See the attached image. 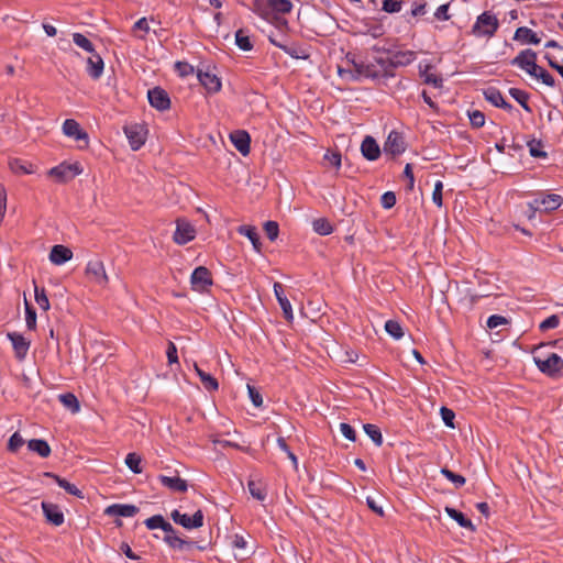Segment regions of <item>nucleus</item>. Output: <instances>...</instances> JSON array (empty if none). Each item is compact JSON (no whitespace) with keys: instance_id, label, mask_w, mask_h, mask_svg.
I'll use <instances>...</instances> for the list:
<instances>
[{"instance_id":"f257e3e1","label":"nucleus","mask_w":563,"mask_h":563,"mask_svg":"<svg viewBox=\"0 0 563 563\" xmlns=\"http://www.w3.org/2000/svg\"><path fill=\"white\" fill-rule=\"evenodd\" d=\"M252 11L265 21H272L273 16L290 13L292 3L290 0H254Z\"/></svg>"},{"instance_id":"f03ea898","label":"nucleus","mask_w":563,"mask_h":563,"mask_svg":"<svg viewBox=\"0 0 563 563\" xmlns=\"http://www.w3.org/2000/svg\"><path fill=\"white\" fill-rule=\"evenodd\" d=\"M533 361L538 369L551 378L563 377V360L556 353H543L538 346L533 351Z\"/></svg>"},{"instance_id":"7ed1b4c3","label":"nucleus","mask_w":563,"mask_h":563,"mask_svg":"<svg viewBox=\"0 0 563 563\" xmlns=\"http://www.w3.org/2000/svg\"><path fill=\"white\" fill-rule=\"evenodd\" d=\"M499 29V20L490 11H484L476 18L471 34L476 37H493Z\"/></svg>"},{"instance_id":"20e7f679","label":"nucleus","mask_w":563,"mask_h":563,"mask_svg":"<svg viewBox=\"0 0 563 563\" xmlns=\"http://www.w3.org/2000/svg\"><path fill=\"white\" fill-rule=\"evenodd\" d=\"M81 173L82 167L78 162L73 164L64 162L51 168L47 172V175L48 177L54 178L59 184H66L73 180L76 176L80 175Z\"/></svg>"},{"instance_id":"39448f33","label":"nucleus","mask_w":563,"mask_h":563,"mask_svg":"<svg viewBox=\"0 0 563 563\" xmlns=\"http://www.w3.org/2000/svg\"><path fill=\"white\" fill-rule=\"evenodd\" d=\"M191 288L198 292H207L213 285L212 274L206 266H198L190 277Z\"/></svg>"},{"instance_id":"423d86ee","label":"nucleus","mask_w":563,"mask_h":563,"mask_svg":"<svg viewBox=\"0 0 563 563\" xmlns=\"http://www.w3.org/2000/svg\"><path fill=\"white\" fill-rule=\"evenodd\" d=\"M512 66H517L527 71L530 76L536 75L538 70L537 53L530 48L521 51L511 62Z\"/></svg>"},{"instance_id":"0eeeda50","label":"nucleus","mask_w":563,"mask_h":563,"mask_svg":"<svg viewBox=\"0 0 563 563\" xmlns=\"http://www.w3.org/2000/svg\"><path fill=\"white\" fill-rule=\"evenodd\" d=\"M123 130L133 151H137L144 145L147 130L143 124H129Z\"/></svg>"},{"instance_id":"6e6552de","label":"nucleus","mask_w":563,"mask_h":563,"mask_svg":"<svg viewBox=\"0 0 563 563\" xmlns=\"http://www.w3.org/2000/svg\"><path fill=\"white\" fill-rule=\"evenodd\" d=\"M150 104L158 111H166L170 108V98L167 91L161 87H154L147 91Z\"/></svg>"},{"instance_id":"1a4fd4ad","label":"nucleus","mask_w":563,"mask_h":563,"mask_svg":"<svg viewBox=\"0 0 563 563\" xmlns=\"http://www.w3.org/2000/svg\"><path fill=\"white\" fill-rule=\"evenodd\" d=\"M406 151V142L402 134L393 130L386 142L384 143V152L390 154L393 157L402 154Z\"/></svg>"},{"instance_id":"9d476101","label":"nucleus","mask_w":563,"mask_h":563,"mask_svg":"<svg viewBox=\"0 0 563 563\" xmlns=\"http://www.w3.org/2000/svg\"><path fill=\"white\" fill-rule=\"evenodd\" d=\"M563 198L556 194L539 195L531 203V207L537 210L553 211L560 208Z\"/></svg>"},{"instance_id":"9b49d317","label":"nucleus","mask_w":563,"mask_h":563,"mask_svg":"<svg viewBox=\"0 0 563 563\" xmlns=\"http://www.w3.org/2000/svg\"><path fill=\"white\" fill-rule=\"evenodd\" d=\"M86 275L92 283L99 286H106L109 282L104 265L99 260L88 262L86 266Z\"/></svg>"},{"instance_id":"f8f14e48","label":"nucleus","mask_w":563,"mask_h":563,"mask_svg":"<svg viewBox=\"0 0 563 563\" xmlns=\"http://www.w3.org/2000/svg\"><path fill=\"white\" fill-rule=\"evenodd\" d=\"M196 236L195 228L186 220L178 219L176 231L174 232L173 240L179 245L187 244Z\"/></svg>"},{"instance_id":"ddd939ff","label":"nucleus","mask_w":563,"mask_h":563,"mask_svg":"<svg viewBox=\"0 0 563 563\" xmlns=\"http://www.w3.org/2000/svg\"><path fill=\"white\" fill-rule=\"evenodd\" d=\"M312 23H313L312 31H313V33L317 36H327V35H329L330 31L334 26L333 18L330 14L325 13V12L318 13L313 18Z\"/></svg>"},{"instance_id":"4468645a","label":"nucleus","mask_w":563,"mask_h":563,"mask_svg":"<svg viewBox=\"0 0 563 563\" xmlns=\"http://www.w3.org/2000/svg\"><path fill=\"white\" fill-rule=\"evenodd\" d=\"M169 531H164V542L168 544L174 550H190L194 547H196V542L190 540H185L177 536V531L175 528L170 525Z\"/></svg>"},{"instance_id":"2eb2a0df","label":"nucleus","mask_w":563,"mask_h":563,"mask_svg":"<svg viewBox=\"0 0 563 563\" xmlns=\"http://www.w3.org/2000/svg\"><path fill=\"white\" fill-rule=\"evenodd\" d=\"M197 77L208 93H217L221 90V79L216 74L198 69Z\"/></svg>"},{"instance_id":"dca6fc26","label":"nucleus","mask_w":563,"mask_h":563,"mask_svg":"<svg viewBox=\"0 0 563 563\" xmlns=\"http://www.w3.org/2000/svg\"><path fill=\"white\" fill-rule=\"evenodd\" d=\"M230 140L234 147L243 155L246 156L251 151V136L244 130H235L230 134Z\"/></svg>"},{"instance_id":"f3484780","label":"nucleus","mask_w":563,"mask_h":563,"mask_svg":"<svg viewBox=\"0 0 563 563\" xmlns=\"http://www.w3.org/2000/svg\"><path fill=\"white\" fill-rule=\"evenodd\" d=\"M8 339L12 343L15 357L20 361L24 360L30 349V341L18 332L8 333Z\"/></svg>"},{"instance_id":"a211bd4d","label":"nucleus","mask_w":563,"mask_h":563,"mask_svg":"<svg viewBox=\"0 0 563 563\" xmlns=\"http://www.w3.org/2000/svg\"><path fill=\"white\" fill-rule=\"evenodd\" d=\"M42 509L47 522L57 527L64 523V514L62 512L57 505L48 501H43Z\"/></svg>"},{"instance_id":"6ab92c4d","label":"nucleus","mask_w":563,"mask_h":563,"mask_svg":"<svg viewBox=\"0 0 563 563\" xmlns=\"http://www.w3.org/2000/svg\"><path fill=\"white\" fill-rule=\"evenodd\" d=\"M361 153L367 161H376L380 156V147L373 136L366 135L361 144Z\"/></svg>"},{"instance_id":"aec40b11","label":"nucleus","mask_w":563,"mask_h":563,"mask_svg":"<svg viewBox=\"0 0 563 563\" xmlns=\"http://www.w3.org/2000/svg\"><path fill=\"white\" fill-rule=\"evenodd\" d=\"M274 292H275L276 299L283 310L284 318L289 322L292 321V319H294L292 308H291L290 301L285 296L284 286L280 283H275L274 284Z\"/></svg>"},{"instance_id":"412c9836","label":"nucleus","mask_w":563,"mask_h":563,"mask_svg":"<svg viewBox=\"0 0 563 563\" xmlns=\"http://www.w3.org/2000/svg\"><path fill=\"white\" fill-rule=\"evenodd\" d=\"M87 59V73L92 79H99L103 73L104 63L102 57L95 51Z\"/></svg>"},{"instance_id":"4be33fe9","label":"nucleus","mask_w":563,"mask_h":563,"mask_svg":"<svg viewBox=\"0 0 563 563\" xmlns=\"http://www.w3.org/2000/svg\"><path fill=\"white\" fill-rule=\"evenodd\" d=\"M63 132L69 137L76 140H85L88 143V134L80 128L79 123L74 119H66L63 123Z\"/></svg>"},{"instance_id":"5701e85b","label":"nucleus","mask_w":563,"mask_h":563,"mask_svg":"<svg viewBox=\"0 0 563 563\" xmlns=\"http://www.w3.org/2000/svg\"><path fill=\"white\" fill-rule=\"evenodd\" d=\"M73 257V252L69 247L62 244H56L49 252V261L55 265H62Z\"/></svg>"},{"instance_id":"b1692460","label":"nucleus","mask_w":563,"mask_h":563,"mask_svg":"<svg viewBox=\"0 0 563 563\" xmlns=\"http://www.w3.org/2000/svg\"><path fill=\"white\" fill-rule=\"evenodd\" d=\"M140 509L134 505L128 504H113L106 509V515L119 517H133Z\"/></svg>"},{"instance_id":"393cba45","label":"nucleus","mask_w":563,"mask_h":563,"mask_svg":"<svg viewBox=\"0 0 563 563\" xmlns=\"http://www.w3.org/2000/svg\"><path fill=\"white\" fill-rule=\"evenodd\" d=\"M394 70L411 64L416 59L413 51H397L389 54Z\"/></svg>"},{"instance_id":"a878e982","label":"nucleus","mask_w":563,"mask_h":563,"mask_svg":"<svg viewBox=\"0 0 563 563\" xmlns=\"http://www.w3.org/2000/svg\"><path fill=\"white\" fill-rule=\"evenodd\" d=\"M158 481L161 484L173 492L185 493L188 489L187 481L180 477H169L166 475H159Z\"/></svg>"},{"instance_id":"bb28decb","label":"nucleus","mask_w":563,"mask_h":563,"mask_svg":"<svg viewBox=\"0 0 563 563\" xmlns=\"http://www.w3.org/2000/svg\"><path fill=\"white\" fill-rule=\"evenodd\" d=\"M44 476L53 478L57 483V485L64 488L69 495L76 496L78 498H84L82 492L76 485L69 483L68 481L58 476L57 474L52 472H45Z\"/></svg>"},{"instance_id":"cd10ccee","label":"nucleus","mask_w":563,"mask_h":563,"mask_svg":"<svg viewBox=\"0 0 563 563\" xmlns=\"http://www.w3.org/2000/svg\"><path fill=\"white\" fill-rule=\"evenodd\" d=\"M514 40L533 45H538L541 41L538 34L527 26L518 27L515 32Z\"/></svg>"},{"instance_id":"c85d7f7f","label":"nucleus","mask_w":563,"mask_h":563,"mask_svg":"<svg viewBox=\"0 0 563 563\" xmlns=\"http://www.w3.org/2000/svg\"><path fill=\"white\" fill-rule=\"evenodd\" d=\"M268 40L274 46L280 48L282 51H284L286 54H288L292 58H307L308 57V55L305 53V49H302L300 47L288 46L284 42L279 41V38H275L272 35L268 36Z\"/></svg>"},{"instance_id":"c756f323","label":"nucleus","mask_w":563,"mask_h":563,"mask_svg":"<svg viewBox=\"0 0 563 563\" xmlns=\"http://www.w3.org/2000/svg\"><path fill=\"white\" fill-rule=\"evenodd\" d=\"M203 518L202 510L198 509L192 516L184 514L179 525L188 530L198 529L203 526Z\"/></svg>"},{"instance_id":"7c9ffc66","label":"nucleus","mask_w":563,"mask_h":563,"mask_svg":"<svg viewBox=\"0 0 563 563\" xmlns=\"http://www.w3.org/2000/svg\"><path fill=\"white\" fill-rule=\"evenodd\" d=\"M444 510L446 515L451 519L455 520L460 527L468 529L471 531H475V526L472 523L471 519H468L463 512L449 506H446Z\"/></svg>"},{"instance_id":"2f4dec72","label":"nucleus","mask_w":563,"mask_h":563,"mask_svg":"<svg viewBox=\"0 0 563 563\" xmlns=\"http://www.w3.org/2000/svg\"><path fill=\"white\" fill-rule=\"evenodd\" d=\"M27 449L41 457H48L51 455V446L47 441L43 439H32L27 442Z\"/></svg>"},{"instance_id":"473e14b6","label":"nucleus","mask_w":563,"mask_h":563,"mask_svg":"<svg viewBox=\"0 0 563 563\" xmlns=\"http://www.w3.org/2000/svg\"><path fill=\"white\" fill-rule=\"evenodd\" d=\"M195 371L200 378L203 388L208 391H216L219 388V383L216 377L202 371L197 364H195Z\"/></svg>"},{"instance_id":"72a5a7b5","label":"nucleus","mask_w":563,"mask_h":563,"mask_svg":"<svg viewBox=\"0 0 563 563\" xmlns=\"http://www.w3.org/2000/svg\"><path fill=\"white\" fill-rule=\"evenodd\" d=\"M238 232L241 235L246 236L252 242L253 247L257 252L261 251L262 243H261L260 235H258L257 230H256L255 227L246 225V224L240 225L239 229H238Z\"/></svg>"},{"instance_id":"f704fd0d","label":"nucleus","mask_w":563,"mask_h":563,"mask_svg":"<svg viewBox=\"0 0 563 563\" xmlns=\"http://www.w3.org/2000/svg\"><path fill=\"white\" fill-rule=\"evenodd\" d=\"M10 169L16 175H29L35 172L33 164L19 158L10 162Z\"/></svg>"},{"instance_id":"c9c22d12","label":"nucleus","mask_w":563,"mask_h":563,"mask_svg":"<svg viewBox=\"0 0 563 563\" xmlns=\"http://www.w3.org/2000/svg\"><path fill=\"white\" fill-rule=\"evenodd\" d=\"M235 44L240 49L244 52H249L254 47L253 42L249 35V31L245 29H240L235 32Z\"/></svg>"},{"instance_id":"e433bc0d","label":"nucleus","mask_w":563,"mask_h":563,"mask_svg":"<svg viewBox=\"0 0 563 563\" xmlns=\"http://www.w3.org/2000/svg\"><path fill=\"white\" fill-rule=\"evenodd\" d=\"M509 95L529 113L532 112V108L529 106L528 101L530 98V95L521 90L519 88H510Z\"/></svg>"},{"instance_id":"4c0bfd02","label":"nucleus","mask_w":563,"mask_h":563,"mask_svg":"<svg viewBox=\"0 0 563 563\" xmlns=\"http://www.w3.org/2000/svg\"><path fill=\"white\" fill-rule=\"evenodd\" d=\"M374 63L376 64V66L379 67L378 70H379V74H382V77L387 78V77L395 76L390 56H388L386 58L374 57Z\"/></svg>"},{"instance_id":"58836bf2","label":"nucleus","mask_w":563,"mask_h":563,"mask_svg":"<svg viewBox=\"0 0 563 563\" xmlns=\"http://www.w3.org/2000/svg\"><path fill=\"white\" fill-rule=\"evenodd\" d=\"M145 526L150 530L162 529L163 531H169L170 523L164 519L162 515H154L144 521Z\"/></svg>"},{"instance_id":"ea45409f","label":"nucleus","mask_w":563,"mask_h":563,"mask_svg":"<svg viewBox=\"0 0 563 563\" xmlns=\"http://www.w3.org/2000/svg\"><path fill=\"white\" fill-rule=\"evenodd\" d=\"M431 68V65H427L424 69L420 68V76L423 78L424 84L432 85L434 88H441L443 85V79L439 75L429 73V69Z\"/></svg>"},{"instance_id":"a19ab883","label":"nucleus","mask_w":563,"mask_h":563,"mask_svg":"<svg viewBox=\"0 0 563 563\" xmlns=\"http://www.w3.org/2000/svg\"><path fill=\"white\" fill-rule=\"evenodd\" d=\"M249 492L253 498L257 500H265L267 493L265 486L260 481H249L247 483Z\"/></svg>"},{"instance_id":"79ce46f5","label":"nucleus","mask_w":563,"mask_h":563,"mask_svg":"<svg viewBox=\"0 0 563 563\" xmlns=\"http://www.w3.org/2000/svg\"><path fill=\"white\" fill-rule=\"evenodd\" d=\"M59 401L69 409L73 413L78 412L80 409L79 401L73 393L60 394L58 396Z\"/></svg>"},{"instance_id":"37998d69","label":"nucleus","mask_w":563,"mask_h":563,"mask_svg":"<svg viewBox=\"0 0 563 563\" xmlns=\"http://www.w3.org/2000/svg\"><path fill=\"white\" fill-rule=\"evenodd\" d=\"M483 93L485 99L496 108H499L505 100L500 90L495 87L486 88Z\"/></svg>"},{"instance_id":"c03bdc74","label":"nucleus","mask_w":563,"mask_h":563,"mask_svg":"<svg viewBox=\"0 0 563 563\" xmlns=\"http://www.w3.org/2000/svg\"><path fill=\"white\" fill-rule=\"evenodd\" d=\"M312 227H313L314 232H317L320 235H329L334 230L331 222L325 218L316 219L312 222Z\"/></svg>"},{"instance_id":"a18cd8bd","label":"nucleus","mask_w":563,"mask_h":563,"mask_svg":"<svg viewBox=\"0 0 563 563\" xmlns=\"http://www.w3.org/2000/svg\"><path fill=\"white\" fill-rule=\"evenodd\" d=\"M363 429L375 445L380 446L383 444V435L380 429L376 424L366 423L363 426Z\"/></svg>"},{"instance_id":"49530a36","label":"nucleus","mask_w":563,"mask_h":563,"mask_svg":"<svg viewBox=\"0 0 563 563\" xmlns=\"http://www.w3.org/2000/svg\"><path fill=\"white\" fill-rule=\"evenodd\" d=\"M142 457L135 452L129 453L125 457L126 466L134 473L141 474L143 472L141 467Z\"/></svg>"},{"instance_id":"de8ad7c7","label":"nucleus","mask_w":563,"mask_h":563,"mask_svg":"<svg viewBox=\"0 0 563 563\" xmlns=\"http://www.w3.org/2000/svg\"><path fill=\"white\" fill-rule=\"evenodd\" d=\"M386 332L395 340H399L404 336V330L400 323L396 320H388L385 323Z\"/></svg>"},{"instance_id":"09e8293b","label":"nucleus","mask_w":563,"mask_h":563,"mask_svg":"<svg viewBox=\"0 0 563 563\" xmlns=\"http://www.w3.org/2000/svg\"><path fill=\"white\" fill-rule=\"evenodd\" d=\"M529 153L536 158H545L548 153L542 150L543 143L541 140H532L528 142Z\"/></svg>"},{"instance_id":"8fccbe9b","label":"nucleus","mask_w":563,"mask_h":563,"mask_svg":"<svg viewBox=\"0 0 563 563\" xmlns=\"http://www.w3.org/2000/svg\"><path fill=\"white\" fill-rule=\"evenodd\" d=\"M74 43L88 53H95V46L92 42L81 33L73 34Z\"/></svg>"},{"instance_id":"3c124183","label":"nucleus","mask_w":563,"mask_h":563,"mask_svg":"<svg viewBox=\"0 0 563 563\" xmlns=\"http://www.w3.org/2000/svg\"><path fill=\"white\" fill-rule=\"evenodd\" d=\"M440 472L446 479L452 482L456 488L462 487L466 482L464 476L456 474L446 467L441 468Z\"/></svg>"},{"instance_id":"603ef678","label":"nucleus","mask_w":563,"mask_h":563,"mask_svg":"<svg viewBox=\"0 0 563 563\" xmlns=\"http://www.w3.org/2000/svg\"><path fill=\"white\" fill-rule=\"evenodd\" d=\"M25 321L29 330L36 328V311L34 307L25 299Z\"/></svg>"},{"instance_id":"864d4df0","label":"nucleus","mask_w":563,"mask_h":563,"mask_svg":"<svg viewBox=\"0 0 563 563\" xmlns=\"http://www.w3.org/2000/svg\"><path fill=\"white\" fill-rule=\"evenodd\" d=\"M531 76L540 79L544 85H547L549 87L555 86L554 77L541 66H538V70H536V75H531Z\"/></svg>"},{"instance_id":"5fc2aeb1","label":"nucleus","mask_w":563,"mask_h":563,"mask_svg":"<svg viewBox=\"0 0 563 563\" xmlns=\"http://www.w3.org/2000/svg\"><path fill=\"white\" fill-rule=\"evenodd\" d=\"M35 301L40 306V308L44 311H47L51 307L45 289L44 288L40 289L36 286H35Z\"/></svg>"},{"instance_id":"6e6d98bb","label":"nucleus","mask_w":563,"mask_h":563,"mask_svg":"<svg viewBox=\"0 0 563 563\" xmlns=\"http://www.w3.org/2000/svg\"><path fill=\"white\" fill-rule=\"evenodd\" d=\"M24 444V439L19 432H14L9 441H8V451L11 453H16L21 446Z\"/></svg>"},{"instance_id":"4d7b16f0","label":"nucleus","mask_w":563,"mask_h":563,"mask_svg":"<svg viewBox=\"0 0 563 563\" xmlns=\"http://www.w3.org/2000/svg\"><path fill=\"white\" fill-rule=\"evenodd\" d=\"M277 445L279 446L280 450H283L287 456L289 457V460L291 461L295 470L298 468V460H297V456L291 452V450L289 449L285 438L283 437H279L277 439Z\"/></svg>"},{"instance_id":"13d9d810","label":"nucleus","mask_w":563,"mask_h":563,"mask_svg":"<svg viewBox=\"0 0 563 563\" xmlns=\"http://www.w3.org/2000/svg\"><path fill=\"white\" fill-rule=\"evenodd\" d=\"M471 125L475 129H479L485 124V114L479 110L468 112Z\"/></svg>"},{"instance_id":"bf43d9fd","label":"nucleus","mask_w":563,"mask_h":563,"mask_svg":"<svg viewBox=\"0 0 563 563\" xmlns=\"http://www.w3.org/2000/svg\"><path fill=\"white\" fill-rule=\"evenodd\" d=\"M264 231L271 241H275L279 233V225L276 221H266Z\"/></svg>"},{"instance_id":"052dcab7","label":"nucleus","mask_w":563,"mask_h":563,"mask_svg":"<svg viewBox=\"0 0 563 563\" xmlns=\"http://www.w3.org/2000/svg\"><path fill=\"white\" fill-rule=\"evenodd\" d=\"M402 8L401 0H384L383 1V11L387 13H398Z\"/></svg>"},{"instance_id":"680f3d73","label":"nucleus","mask_w":563,"mask_h":563,"mask_svg":"<svg viewBox=\"0 0 563 563\" xmlns=\"http://www.w3.org/2000/svg\"><path fill=\"white\" fill-rule=\"evenodd\" d=\"M559 324H560L559 316L552 314L540 323L539 329L541 331H548L550 329H555L556 327H559Z\"/></svg>"},{"instance_id":"e2e57ef3","label":"nucleus","mask_w":563,"mask_h":563,"mask_svg":"<svg viewBox=\"0 0 563 563\" xmlns=\"http://www.w3.org/2000/svg\"><path fill=\"white\" fill-rule=\"evenodd\" d=\"M442 190H443V183L441 180H438L434 185V189L432 192V201L439 208H441L443 206Z\"/></svg>"},{"instance_id":"0e129e2a","label":"nucleus","mask_w":563,"mask_h":563,"mask_svg":"<svg viewBox=\"0 0 563 563\" xmlns=\"http://www.w3.org/2000/svg\"><path fill=\"white\" fill-rule=\"evenodd\" d=\"M175 69L181 77H187V76L194 74V71H195L194 66L187 62H176Z\"/></svg>"},{"instance_id":"69168bd1","label":"nucleus","mask_w":563,"mask_h":563,"mask_svg":"<svg viewBox=\"0 0 563 563\" xmlns=\"http://www.w3.org/2000/svg\"><path fill=\"white\" fill-rule=\"evenodd\" d=\"M323 158L325 161H328L332 166H334L335 168H340L341 167V164H342V155L340 152L338 151H334V152H330L328 151Z\"/></svg>"},{"instance_id":"338daca9","label":"nucleus","mask_w":563,"mask_h":563,"mask_svg":"<svg viewBox=\"0 0 563 563\" xmlns=\"http://www.w3.org/2000/svg\"><path fill=\"white\" fill-rule=\"evenodd\" d=\"M427 13V2L424 0H418L412 3L410 15L413 18L422 16Z\"/></svg>"},{"instance_id":"774afa93","label":"nucleus","mask_w":563,"mask_h":563,"mask_svg":"<svg viewBox=\"0 0 563 563\" xmlns=\"http://www.w3.org/2000/svg\"><path fill=\"white\" fill-rule=\"evenodd\" d=\"M509 320L499 314H493L487 319V328L495 329L499 325L508 324Z\"/></svg>"}]
</instances>
